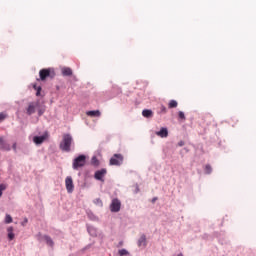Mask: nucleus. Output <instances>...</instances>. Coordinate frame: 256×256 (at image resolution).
Here are the masks:
<instances>
[{"label":"nucleus","mask_w":256,"mask_h":256,"mask_svg":"<svg viewBox=\"0 0 256 256\" xmlns=\"http://www.w3.org/2000/svg\"><path fill=\"white\" fill-rule=\"evenodd\" d=\"M72 144H73V136H71V134H64L62 141L60 143L61 151H65V153H69L71 151Z\"/></svg>","instance_id":"1"},{"label":"nucleus","mask_w":256,"mask_h":256,"mask_svg":"<svg viewBox=\"0 0 256 256\" xmlns=\"http://www.w3.org/2000/svg\"><path fill=\"white\" fill-rule=\"evenodd\" d=\"M87 163V156L85 154H80L76 158L73 159L72 169L74 171H79L85 164Z\"/></svg>","instance_id":"2"},{"label":"nucleus","mask_w":256,"mask_h":256,"mask_svg":"<svg viewBox=\"0 0 256 256\" xmlns=\"http://www.w3.org/2000/svg\"><path fill=\"white\" fill-rule=\"evenodd\" d=\"M41 81H45L47 77H50V79L55 78V70L53 68H45L40 70L39 72Z\"/></svg>","instance_id":"3"},{"label":"nucleus","mask_w":256,"mask_h":256,"mask_svg":"<svg viewBox=\"0 0 256 256\" xmlns=\"http://www.w3.org/2000/svg\"><path fill=\"white\" fill-rule=\"evenodd\" d=\"M111 213H119L121 211V200L119 198H113L110 203Z\"/></svg>","instance_id":"4"},{"label":"nucleus","mask_w":256,"mask_h":256,"mask_svg":"<svg viewBox=\"0 0 256 256\" xmlns=\"http://www.w3.org/2000/svg\"><path fill=\"white\" fill-rule=\"evenodd\" d=\"M37 109H39V102H29L28 106L26 107V115H34L36 113Z\"/></svg>","instance_id":"5"},{"label":"nucleus","mask_w":256,"mask_h":256,"mask_svg":"<svg viewBox=\"0 0 256 256\" xmlns=\"http://www.w3.org/2000/svg\"><path fill=\"white\" fill-rule=\"evenodd\" d=\"M36 239L40 243L43 241H46V243H47V245H49V247H53V245H55V242H53V239L49 235H42L41 233H38L36 235Z\"/></svg>","instance_id":"6"},{"label":"nucleus","mask_w":256,"mask_h":256,"mask_svg":"<svg viewBox=\"0 0 256 256\" xmlns=\"http://www.w3.org/2000/svg\"><path fill=\"white\" fill-rule=\"evenodd\" d=\"M110 165H115L117 167L123 165V155L114 154L113 157L110 158Z\"/></svg>","instance_id":"7"},{"label":"nucleus","mask_w":256,"mask_h":256,"mask_svg":"<svg viewBox=\"0 0 256 256\" xmlns=\"http://www.w3.org/2000/svg\"><path fill=\"white\" fill-rule=\"evenodd\" d=\"M107 175V169L102 168L100 170H97L94 174V179H96V181H102L105 182V176Z\"/></svg>","instance_id":"8"},{"label":"nucleus","mask_w":256,"mask_h":256,"mask_svg":"<svg viewBox=\"0 0 256 256\" xmlns=\"http://www.w3.org/2000/svg\"><path fill=\"white\" fill-rule=\"evenodd\" d=\"M65 185L67 193H73V191H75V185L73 184V178L71 176L66 177Z\"/></svg>","instance_id":"9"},{"label":"nucleus","mask_w":256,"mask_h":256,"mask_svg":"<svg viewBox=\"0 0 256 256\" xmlns=\"http://www.w3.org/2000/svg\"><path fill=\"white\" fill-rule=\"evenodd\" d=\"M156 135L158 137H161L162 139H165V138L169 137V130L167 129V127H162L160 129V131L156 132Z\"/></svg>","instance_id":"10"},{"label":"nucleus","mask_w":256,"mask_h":256,"mask_svg":"<svg viewBox=\"0 0 256 256\" xmlns=\"http://www.w3.org/2000/svg\"><path fill=\"white\" fill-rule=\"evenodd\" d=\"M138 247H147V236L145 234H142L137 242Z\"/></svg>","instance_id":"11"},{"label":"nucleus","mask_w":256,"mask_h":256,"mask_svg":"<svg viewBox=\"0 0 256 256\" xmlns=\"http://www.w3.org/2000/svg\"><path fill=\"white\" fill-rule=\"evenodd\" d=\"M87 228V232L89 233V235H91V237H97V228H95V226L86 225Z\"/></svg>","instance_id":"12"},{"label":"nucleus","mask_w":256,"mask_h":256,"mask_svg":"<svg viewBox=\"0 0 256 256\" xmlns=\"http://www.w3.org/2000/svg\"><path fill=\"white\" fill-rule=\"evenodd\" d=\"M46 139H47L46 135L33 137V141H34L35 145H41Z\"/></svg>","instance_id":"13"},{"label":"nucleus","mask_w":256,"mask_h":256,"mask_svg":"<svg viewBox=\"0 0 256 256\" xmlns=\"http://www.w3.org/2000/svg\"><path fill=\"white\" fill-rule=\"evenodd\" d=\"M62 75L63 77H71V75H73V70L69 67H64L62 68Z\"/></svg>","instance_id":"14"},{"label":"nucleus","mask_w":256,"mask_h":256,"mask_svg":"<svg viewBox=\"0 0 256 256\" xmlns=\"http://www.w3.org/2000/svg\"><path fill=\"white\" fill-rule=\"evenodd\" d=\"M86 115H88V117H101V111L90 110V111L86 112Z\"/></svg>","instance_id":"15"},{"label":"nucleus","mask_w":256,"mask_h":256,"mask_svg":"<svg viewBox=\"0 0 256 256\" xmlns=\"http://www.w3.org/2000/svg\"><path fill=\"white\" fill-rule=\"evenodd\" d=\"M142 116L145 117L146 119H151V117H153V110H151V109H144L142 111Z\"/></svg>","instance_id":"16"},{"label":"nucleus","mask_w":256,"mask_h":256,"mask_svg":"<svg viewBox=\"0 0 256 256\" xmlns=\"http://www.w3.org/2000/svg\"><path fill=\"white\" fill-rule=\"evenodd\" d=\"M7 233H8L9 241H13L15 239V233H13V227L12 226L7 228Z\"/></svg>","instance_id":"17"},{"label":"nucleus","mask_w":256,"mask_h":256,"mask_svg":"<svg viewBox=\"0 0 256 256\" xmlns=\"http://www.w3.org/2000/svg\"><path fill=\"white\" fill-rule=\"evenodd\" d=\"M91 165H93V167H99L100 162L99 159H97V156H93L91 158Z\"/></svg>","instance_id":"18"},{"label":"nucleus","mask_w":256,"mask_h":256,"mask_svg":"<svg viewBox=\"0 0 256 256\" xmlns=\"http://www.w3.org/2000/svg\"><path fill=\"white\" fill-rule=\"evenodd\" d=\"M87 215H88V218L90 219V221H99V218L97 216H95V214H93V212L88 211Z\"/></svg>","instance_id":"19"},{"label":"nucleus","mask_w":256,"mask_h":256,"mask_svg":"<svg viewBox=\"0 0 256 256\" xmlns=\"http://www.w3.org/2000/svg\"><path fill=\"white\" fill-rule=\"evenodd\" d=\"M4 223L6 225H9L10 223H13V217H11L10 214H6L5 219H4Z\"/></svg>","instance_id":"20"},{"label":"nucleus","mask_w":256,"mask_h":256,"mask_svg":"<svg viewBox=\"0 0 256 256\" xmlns=\"http://www.w3.org/2000/svg\"><path fill=\"white\" fill-rule=\"evenodd\" d=\"M177 101L176 100H171L168 104L169 109H175L177 107Z\"/></svg>","instance_id":"21"},{"label":"nucleus","mask_w":256,"mask_h":256,"mask_svg":"<svg viewBox=\"0 0 256 256\" xmlns=\"http://www.w3.org/2000/svg\"><path fill=\"white\" fill-rule=\"evenodd\" d=\"M118 254H119L120 256H128V255H129V251H127V249L123 248V249H120V250L118 251Z\"/></svg>","instance_id":"22"},{"label":"nucleus","mask_w":256,"mask_h":256,"mask_svg":"<svg viewBox=\"0 0 256 256\" xmlns=\"http://www.w3.org/2000/svg\"><path fill=\"white\" fill-rule=\"evenodd\" d=\"M212 171H213V168H211V165L207 164L205 166V173H206V175H211Z\"/></svg>","instance_id":"23"},{"label":"nucleus","mask_w":256,"mask_h":256,"mask_svg":"<svg viewBox=\"0 0 256 256\" xmlns=\"http://www.w3.org/2000/svg\"><path fill=\"white\" fill-rule=\"evenodd\" d=\"M5 189H7V184H0V198L3 196Z\"/></svg>","instance_id":"24"},{"label":"nucleus","mask_w":256,"mask_h":256,"mask_svg":"<svg viewBox=\"0 0 256 256\" xmlns=\"http://www.w3.org/2000/svg\"><path fill=\"white\" fill-rule=\"evenodd\" d=\"M37 111H38V117H42V115L45 113V108H41L38 106Z\"/></svg>","instance_id":"25"},{"label":"nucleus","mask_w":256,"mask_h":256,"mask_svg":"<svg viewBox=\"0 0 256 256\" xmlns=\"http://www.w3.org/2000/svg\"><path fill=\"white\" fill-rule=\"evenodd\" d=\"M3 151H11V145H9L8 143L4 144L2 146Z\"/></svg>","instance_id":"26"},{"label":"nucleus","mask_w":256,"mask_h":256,"mask_svg":"<svg viewBox=\"0 0 256 256\" xmlns=\"http://www.w3.org/2000/svg\"><path fill=\"white\" fill-rule=\"evenodd\" d=\"M95 205H98V207H102L103 206V201H101L100 198H97L94 200Z\"/></svg>","instance_id":"27"},{"label":"nucleus","mask_w":256,"mask_h":256,"mask_svg":"<svg viewBox=\"0 0 256 256\" xmlns=\"http://www.w3.org/2000/svg\"><path fill=\"white\" fill-rule=\"evenodd\" d=\"M41 91H42L41 86H38V87L36 88V97H41Z\"/></svg>","instance_id":"28"},{"label":"nucleus","mask_w":256,"mask_h":256,"mask_svg":"<svg viewBox=\"0 0 256 256\" xmlns=\"http://www.w3.org/2000/svg\"><path fill=\"white\" fill-rule=\"evenodd\" d=\"M7 142L5 141V138L0 137V149L3 148V146L6 144Z\"/></svg>","instance_id":"29"},{"label":"nucleus","mask_w":256,"mask_h":256,"mask_svg":"<svg viewBox=\"0 0 256 256\" xmlns=\"http://www.w3.org/2000/svg\"><path fill=\"white\" fill-rule=\"evenodd\" d=\"M178 117L179 119H184L185 120V113L183 111L178 112Z\"/></svg>","instance_id":"30"},{"label":"nucleus","mask_w":256,"mask_h":256,"mask_svg":"<svg viewBox=\"0 0 256 256\" xmlns=\"http://www.w3.org/2000/svg\"><path fill=\"white\" fill-rule=\"evenodd\" d=\"M27 223H29V219L24 218L23 222L21 223V226L25 227L27 225Z\"/></svg>","instance_id":"31"},{"label":"nucleus","mask_w":256,"mask_h":256,"mask_svg":"<svg viewBox=\"0 0 256 256\" xmlns=\"http://www.w3.org/2000/svg\"><path fill=\"white\" fill-rule=\"evenodd\" d=\"M160 111H161V113H167V107H165L164 105H162V106L160 107Z\"/></svg>","instance_id":"32"},{"label":"nucleus","mask_w":256,"mask_h":256,"mask_svg":"<svg viewBox=\"0 0 256 256\" xmlns=\"http://www.w3.org/2000/svg\"><path fill=\"white\" fill-rule=\"evenodd\" d=\"M12 149H13L14 153H17V142L13 143Z\"/></svg>","instance_id":"33"},{"label":"nucleus","mask_w":256,"mask_h":256,"mask_svg":"<svg viewBox=\"0 0 256 256\" xmlns=\"http://www.w3.org/2000/svg\"><path fill=\"white\" fill-rule=\"evenodd\" d=\"M6 117L5 113H0V121H3Z\"/></svg>","instance_id":"34"},{"label":"nucleus","mask_w":256,"mask_h":256,"mask_svg":"<svg viewBox=\"0 0 256 256\" xmlns=\"http://www.w3.org/2000/svg\"><path fill=\"white\" fill-rule=\"evenodd\" d=\"M183 145H185V142H184V141L178 142V146H179V147H183Z\"/></svg>","instance_id":"35"},{"label":"nucleus","mask_w":256,"mask_h":256,"mask_svg":"<svg viewBox=\"0 0 256 256\" xmlns=\"http://www.w3.org/2000/svg\"><path fill=\"white\" fill-rule=\"evenodd\" d=\"M134 193H139V185H137V184H136V189H135Z\"/></svg>","instance_id":"36"},{"label":"nucleus","mask_w":256,"mask_h":256,"mask_svg":"<svg viewBox=\"0 0 256 256\" xmlns=\"http://www.w3.org/2000/svg\"><path fill=\"white\" fill-rule=\"evenodd\" d=\"M38 87H39V86H37V84H34V85H33V89H35V91L37 90Z\"/></svg>","instance_id":"37"},{"label":"nucleus","mask_w":256,"mask_h":256,"mask_svg":"<svg viewBox=\"0 0 256 256\" xmlns=\"http://www.w3.org/2000/svg\"><path fill=\"white\" fill-rule=\"evenodd\" d=\"M157 201V197L152 198V203H155Z\"/></svg>","instance_id":"38"}]
</instances>
